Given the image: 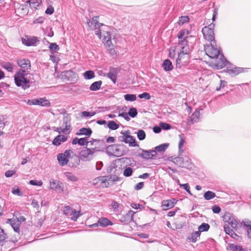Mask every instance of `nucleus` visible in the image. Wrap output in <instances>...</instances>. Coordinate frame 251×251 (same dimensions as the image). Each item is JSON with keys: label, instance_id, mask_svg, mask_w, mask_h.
Wrapping results in <instances>:
<instances>
[{"label": "nucleus", "instance_id": "1", "mask_svg": "<svg viewBox=\"0 0 251 251\" xmlns=\"http://www.w3.org/2000/svg\"><path fill=\"white\" fill-rule=\"evenodd\" d=\"M180 52L176 60L177 67L180 68L181 65H186L189 62V53L190 50L189 46L179 47Z\"/></svg>", "mask_w": 251, "mask_h": 251}, {"label": "nucleus", "instance_id": "4", "mask_svg": "<svg viewBox=\"0 0 251 251\" xmlns=\"http://www.w3.org/2000/svg\"><path fill=\"white\" fill-rule=\"evenodd\" d=\"M115 181L119 180V177L117 176H114L113 178L112 179V177L108 176H100L98 177L95 178L93 183L94 185H98L99 186H102L103 187H108L110 185L109 181L110 180Z\"/></svg>", "mask_w": 251, "mask_h": 251}, {"label": "nucleus", "instance_id": "35", "mask_svg": "<svg viewBox=\"0 0 251 251\" xmlns=\"http://www.w3.org/2000/svg\"><path fill=\"white\" fill-rule=\"evenodd\" d=\"M169 143H164L161 145H160L159 146H157L155 147V150L156 151L158 152H162L164 151L169 147Z\"/></svg>", "mask_w": 251, "mask_h": 251}, {"label": "nucleus", "instance_id": "14", "mask_svg": "<svg viewBox=\"0 0 251 251\" xmlns=\"http://www.w3.org/2000/svg\"><path fill=\"white\" fill-rule=\"evenodd\" d=\"M71 116L69 114L64 115L62 120L63 133L67 134L71 131Z\"/></svg>", "mask_w": 251, "mask_h": 251}, {"label": "nucleus", "instance_id": "23", "mask_svg": "<svg viewBox=\"0 0 251 251\" xmlns=\"http://www.w3.org/2000/svg\"><path fill=\"white\" fill-rule=\"evenodd\" d=\"M200 115V112L199 110H196L195 112L189 118L187 122V124L190 125L197 123L199 121Z\"/></svg>", "mask_w": 251, "mask_h": 251}, {"label": "nucleus", "instance_id": "9", "mask_svg": "<svg viewBox=\"0 0 251 251\" xmlns=\"http://www.w3.org/2000/svg\"><path fill=\"white\" fill-rule=\"evenodd\" d=\"M215 47H216V42L214 43V42H212L204 48L206 54L210 58L216 57L221 53L220 51Z\"/></svg>", "mask_w": 251, "mask_h": 251}, {"label": "nucleus", "instance_id": "61", "mask_svg": "<svg viewBox=\"0 0 251 251\" xmlns=\"http://www.w3.org/2000/svg\"><path fill=\"white\" fill-rule=\"evenodd\" d=\"M212 210L214 213H219L221 210V208L217 205H214L212 207Z\"/></svg>", "mask_w": 251, "mask_h": 251}, {"label": "nucleus", "instance_id": "8", "mask_svg": "<svg viewBox=\"0 0 251 251\" xmlns=\"http://www.w3.org/2000/svg\"><path fill=\"white\" fill-rule=\"evenodd\" d=\"M97 151L96 148L82 150L79 153V158L83 161H89L93 159L95 152Z\"/></svg>", "mask_w": 251, "mask_h": 251}, {"label": "nucleus", "instance_id": "64", "mask_svg": "<svg viewBox=\"0 0 251 251\" xmlns=\"http://www.w3.org/2000/svg\"><path fill=\"white\" fill-rule=\"evenodd\" d=\"M46 13L47 14L51 15L54 12V8L52 6H50L47 8L46 10Z\"/></svg>", "mask_w": 251, "mask_h": 251}, {"label": "nucleus", "instance_id": "52", "mask_svg": "<svg viewBox=\"0 0 251 251\" xmlns=\"http://www.w3.org/2000/svg\"><path fill=\"white\" fill-rule=\"evenodd\" d=\"M137 137L139 140H143L146 138L145 132L142 130L140 129L137 132Z\"/></svg>", "mask_w": 251, "mask_h": 251}, {"label": "nucleus", "instance_id": "33", "mask_svg": "<svg viewBox=\"0 0 251 251\" xmlns=\"http://www.w3.org/2000/svg\"><path fill=\"white\" fill-rule=\"evenodd\" d=\"M173 162L177 165L182 168L186 167L184 163V160L182 157H176L174 159Z\"/></svg>", "mask_w": 251, "mask_h": 251}, {"label": "nucleus", "instance_id": "27", "mask_svg": "<svg viewBox=\"0 0 251 251\" xmlns=\"http://www.w3.org/2000/svg\"><path fill=\"white\" fill-rule=\"evenodd\" d=\"M225 231L226 234L230 235L232 238L237 241H240L241 237L236 234L232 229H230L228 226L224 227Z\"/></svg>", "mask_w": 251, "mask_h": 251}, {"label": "nucleus", "instance_id": "36", "mask_svg": "<svg viewBox=\"0 0 251 251\" xmlns=\"http://www.w3.org/2000/svg\"><path fill=\"white\" fill-rule=\"evenodd\" d=\"M210 228V226L207 223H202L198 227V231L201 233L202 232L207 231Z\"/></svg>", "mask_w": 251, "mask_h": 251}, {"label": "nucleus", "instance_id": "46", "mask_svg": "<svg viewBox=\"0 0 251 251\" xmlns=\"http://www.w3.org/2000/svg\"><path fill=\"white\" fill-rule=\"evenodd\" d=\"M6 238V234L4 231L0 227V245L2 246L4 244Z\"/></svg>", "mask_w": 251, "mask_h": 251}, {"label": "nucleus", "instance_id": "47", "mask_svg": "<svg viewBox=\"0 0 251 251\" xmlns=\"http://www.w3.org/2000/svg\"><path fill=\"white\" fill-rule=\"evenodd\" d=\"M124 98L126 101H133L136 100V96L134 94H127L124 95Z\"/></svg>", "mask_w": 251, "mask_h": 251}, {"label": "nucleus", "instance_id": "45", "mask_svg": "<svg viewBox=\"0 0 251 251\" xmlns=\"http://www.w3.org/2000/svg\"><path fill=\"white\" fill-rule=\"evenodd\" d=\"M107 127L111 130H116L119 128V126L114 121H109L108 123Z\"/></svg>", "mask_w": 251, "mask_h": 251}, {"label": "nucleus", "instance_id": "11", "mask_svg": "<svg viewBox=\"0 0 251 251\" xmlns=\"http://www.w3.org/2000/svg\"><path fill=\"white\" fill-rule=\"evenodd\" d=\"M29 105H38L44 107H49L50 103L46 98H41L37 99L29 100L26 102Z\"/></svg>", "mask_w": 251, "mask_h": 251}, {"label": "nucleus", "instance_id": "34", "mask_svg": "<svg viewBox=\"0 0 251 251\" xmlns=\"http://www.w3.org/2000/svg\"><path fill=\"white\" fill-rule=\"evenodd\" d=\"M179 144H178V149H179L178 152H179V155L181 156L184 152V150L182 148L184 145L185 141H184V139L183 138L181 135H179Z\"/></svg>", "mask_w": 251, "mask_h": 251}, {"label": "nucleus", "instance_id": "26", "mask_svg": "<svg viewBox=\"0 0 251 251\" xmlns=\"http://www.w3.org/2000/svg\"><path fill=\"white\" fill-rule=\"evenodd\" d=\"M68 137L64 135H59L57 136L53 140L52 144L55 146H59L62 142H64L67 141Z\"/></svg>", "mask_w": 251, "mask_h": 251}, {"label": "nucleus", "instance_id": "25", "mask_svg": "<svg viewBox=\"0 0 251 251\" xmlns=\"http://www.w3.org/2000/svg\"><path fill=\"white\" fill-rule=\"evenodd\" d=\"M17 63L18 66L26 70L30 69V62L28 59H19L17 60Z\"/></svg>", "mask_w": 251, "mask_h": 251}, {"label": "nucleus", "instance_id": "42", "mask_svg": "<svg viewBox=\"0 0 251 251\" xmlns=\"http://www.w3.org/2000/svg\"><path fill=\"white\" fill-rule=\"evenodd\" d=\"M83 76L86 79H90L95 77V74L93 71H87L83 74Z\"/></svg>", "mask_w": 251, "mask_h": 251}, {"label": "nucleus", "instance_id": "48", "mask_svg": "<svg viewBox=\"0 0 251 251\" xmlns=\"http://www.w3.org/2000/svg\"><path fill=\"white\" fill-rule=\"evenodd\" d=\"M6 116L1 115L0 116V128L3 129L7 123Z\"/></svg>", "mask_w": 251, "mask_h": 251}, {"label": "nucleus", "instance_id": "32", "mask_svg": "<svg viewBox=\"0 0 251 251\" xmlns=\"http://www.w3.org/2000/svg\"><path fill=\"white\" fill-rule=\"evenodd\" d=\"M101 84L102 81L101 80L94 82L91 85L90 90L93 91L98 90L100 88Z\"/></svg>", "mask_w": 251, "mask_h": 251}, {"label": "nucleus", "instance_id": "24", "mask_svg": "<svg viewBox=\"0 0 251 251\" xmlns=\"http://www.w3.org/2000/svg\"><path fill=\"white\" fill-rule=\"evenodd\" d=\"M8 223L11 225L14 231L17 233H19L20 232L19 226L21 224L19 220L17 219H8Z\"/></svg>", "mask_w": 251, "mask_h": 251}, {"label": "nucleus", "instance_id": "43", "mask_svg": "<svg viewBox=\"0 0 251 251\" xmlns=\"http://www.w3.org/2000/svg\"><path fill=\"white\" fill-rule=\"evenodd\" d=\"M200 235L201 233L198 231H195L191 234L189 239L191 240L192 242L195 243L197 241L198 238L200 237Z\"/></svg>", "mask_w": 251, "mask_h": 251}, {"label": "nucleus", "instance_id": "16", "mask_svg": "<svg viewBox=\"0 0 251 251\" xmlns=\"http://www.w3.org/2000/svg\"><path fill=\"white\" fill-rule=\"evenodd\" d=\"M98 19V16H94L91 20L87 21V25L91 30H99L98 29L103 25L102 24L99 22Z\"/></svg>", "mask_w": 251, "mask_h": 251}, {"label": "nucleus", "instance_id": "53", "mask_svg": "<svg viewBox=\"0 0 251 251\" xmlns=\"http://www.w3.org/2000/svg\"><path fill=\"white\" fill-rule=\"evenodd\" d=\"M2 67L9 72H12L13 69V65L10 63H4Z\"/></svg>", "mask_w": 251, "mask_h": 251}, {"label": "nucleus", "instance_id": "15", "mask_svg": "<svg viewBox=\"0 0 251 251\" xmlns=\"http://www.w3.org/2000/svg\"><path fill=\"white\" fill-rule=\"evenodd\" d=\"M50 188L53 190L56 191L59 193H62L64 192V186L63 183L53 179L50 180Z\"/></svg>", "mask_w": 251, "mask_h": 251}, {"label": "nucleus", "instance_id": "44", "mask_svg": "<svg viewBox=\"0 0 251 251\" xmlns=\"http://www.w3.org/2000/svg\"><path fill=\"white\" fill-rule=\"evenodd\" d=\"M12 193L14 195L18 196H22L23 195V192L21 191V189L17 186L12 188Z\"/></svg>", "mask_w": 251, "mask_h": 251}, {"label": "nucleus", "instance_id": "31", "mask_svg": "<svg viewBox=\"0 0 251 251\" xmlns=\"http://www.w3.org/2000/svg\"><path fill=\"white\" fill-rule=\"evenodd\" d=\"M242 225L243 227L247 230L249 237L251 238V222L250 221H243Z\"/></svg>", "mask_w": 251, "mask_h": 251}, {"label": "nucleus", "instance_id": "56", "mask_svg": "<svg viewBox=\"0 0 251 251\" xmlns=\"http://www.w3.org/2000/svg\"><path fill=\"white\" fill-rule=\"evenodd\" d=\"M74 209L71 208L69 206H66L64 208V213L65 215L69 216Z\"/></svg>", "mask_w": 251, "mask_h": 251}, {"label": "nucleus", "instance_id": "6", "mask_svg": "<svg viewBox=\"0 0 251 251\" xmlns=\"http://www.w3.org/2000/svg\"><path fill=\"white\" fill-rule=\"evenodd\" d=\"M215 25L213 24H210L208 26H204L202 29V32L205 39L210 41L214 42L215 43L214 27Z\"/></svg>", "mask_w": 251, "mask_h": 251}, {"label": "nucleus", "instance_id": "58", "mask_svg": "<svg viewBox=\"0 0 251 251\" xmlns=\"http://www.w3.org/2000/svg\"><path fill=\"white\" fill-rule=\"evenodd\" d=\"M161 128L164 130H168L171 129V126L168 123H160L159 124Z\"/></svg>", "mask_w": 251, "mask_h": 251}, {"label": "nucleus", "instance_id": "22", "mask_svg": "<svg viewBox=\"0 0 251 251\" xmlns=\"http://www.w3.org/2000/svg\"><path fill=\"white\" fill-rule=\"evenodd\" d=\"M230 66L231 65L228 66V68L229 69L227 70V72L229 74L233 76L238 75L244 70V69L243 68L234 67Z\"/></svg>", "mask_w": 251, "mask_h": 251}, {"label": "nucleus", "instance_id": "49", "mask_svg": "<svg viewBox=\"0 0 251 251\" xmlns=\"http://www.w3.org/2000/svg\"><path fill=\"white\" fill-rule=\"evenodd\" d=\"M133 169L130 167H126L124 171L123 175L126 177L130 176L132 175Z\"/></svg>", "mask_w": 251, "mask_h": 251}, {"label": "nucleus", "instance_id": "7", "mask_svg": "<svg viewBox=\"0 0 251 251\" xmlns=\"http://www.w3.org/2000/svg\"><path fill=\"white\" fill-rule=\"evenodd\" d=\"M96 35L101 40L104 44L108 47H110L112 44L111 40V36L110 32L103 31L101 32L100 30H97L95 32Z\"/></svg>", "mask_w": 251, "mask_h": 251}, {"label": "nucleus", "instance_id": "51", "mask_svg": "<svg viewBox=\"0 0 251 251\" xmlns=\"http://www.w3.org/2000/svg\"><path fill=\"white\" fill-rule=\"evenodd\" d=\"M137 110L136 108L132 107L129 109L128 112V115L131 118L135 117L137 115Z\"/></svg>", "mask_w": 251, "mask_h": 251}, {"label": "nucleus", "instance_id": "40", "mask_svg": "<svg viewBox=\"0 0 251 251\" xmlns=\"http://www.w3.org/2000/svg\"><path fill=\"white\" fill-rule=\"evenodd\" d=\"M203 197L206 200H210L216 197V194L213 192L208 191L204 194Z\"/></svg>", "mask_w": 251, "mask_h": 251}, {"label": "nucleus", "instance_id": "10", "mask_svg": "<svg viewBox=\"0 0 251 251\" xmlns=\"http://www.w3.org/2000/svg\"><path fill=\"white\" fill-rule=\"evenodd\" d=\"M73 151L71 150H66L64 153H59L57 155V160L59 165L64 166L67 165L69 162V158Z\"/></svg>", "mask_w": 251, "mask_h": 251}, {"label": "nucleus", "instance_id": "41", "mask_svg": "<svg viewBox=\"0 0 251 251\" xmlns=\"http://www.w3.org/2000/svg\"><path fill=\"white\" fill-rule=\"evenodd\" d=\"M64 73L67 75L70 80H72L73 79L76 78L77 76L76 74L72 70L65 71Z\"/></svg>", "mask_w": 251, "mask_h": 251}, {"label": "nucleus", "instance_id": "5", "mask_svg": "<svg viewBox=\"0 0 251 251\" xmlns=\"http://www.w3.org/2000/svg\"><path fill=\"white\" fill-rule=\"evenodd\" d=\"M122 135L118 136V139L119 141L128 144L130 147H136L138 145L135 142V138L130 135L129 130L122 132Z\"/></svg>", "mask_w": 251, "mask_h": 251}, {"label": "nucleus", "instance_id": "60", "mask_svg": "<svg viewBox=\"0 0 251 251\" xmlns=\"http://www.w3.org/2000/svg\"><path fill=\"white\" fill-rule=\"evenodd\" d=\"M78 144L80 146H84L85 145H87V144L88 143V142L87 141V138H81L79 139V141Z\"/></svg>", "mask_w": 251, "mask_h": 251}, {"label": "nucleus", "instance_id": "28", "mask_svg": "<svg viewBox=\"0 0 251 251\" xmlns=\"http://www.w3.org/2000/svg\"><path fill=\"white\" fill-rule=\"evenodd\" d=\"M92 133V131L90 128H81L77 132L78 135H85L88 137H90Z\"/></svg>", "mask_w": 251, "mask_h": 251}, {"label": "nucleus", "instance_id": "17", "mask_svg": "<svg viewBox=\"0 0 251 251\" xmlns=\"http://www.w3.org/2000/svg\"><path fill=\"white\" fill-rule=\"evenodd\" d=\"M140 150L142 151V153H139V155L142 158L147 160L152 159L157 154L156 151L154 150L146 151L143 149H140Z\"/></svg>", "mask_w": 251, "mask_h": 251}, {"label": "nucleus", "instance_id": "57", "mask_svg": "<svg viewBox=\"0 0 251 251\" xmlns=\"http://www.w3.org/2000/svg\"><path fill=\"white\" fill-rule=\"evenodd\" d=\"M138 97L140 99H145L146 100H150L151 99V96L149 93L145 92L138 95Z\"/></svg>", "mask_w": 251, "mask_h": 251}, {"label": "nucleus", "instance_id": "13", "mask_svg": "<svg viewBox=\"0 0 251 251\" xmlns=\"http://www.w3.org/2000/svg\"><path fill=\"white\" fill-rule=\"evenodd\" d=\"M223 219L225 222L228 223L233 228L236 229L237 228L238 222L232 214L226 212L223 216Z\"/></svg>", "mask_w": 251, "mask_h": 251}, {"label": "nucleus", "instance_id": "39", "mask_svg": "<svg viewBox=\"0 0 251 251\" xmlns=\"http://www.w3.org/2000/svg\"><path fill=\"white\" fill-rule=\"evenodd\" d=\"M41 1L40 0H28L26 1L27 3H29L31 8H35L39 6Z\"/></svg>", "mask_w": 251, "mask_h": 251}, {"label": "nucleus", "instance_id": "38", "mask_svg": "<svg viewBox=\"0 0 251 251\" xmlns=\"http://www.w3.org/2000/svg\"><path fill=\"white\" fill-rule=\"evenodd\" d=\"M228 248L231 251H246L244 249H242L241 246H237L233 244H229Z\"/></svg>", "mask_w": 251, "mask_h": 251}, {"label": "nucleus", "instance_id": "54", "mask_svg": "<svg viewBox=\"0 0 251 251\" xmlns=\"http://www.w3.org/2000/svg\"><path fill=\"white\" fill-rule=\"evenodd\" d=\"M49 49L51 51L55 52L59 50V47L56 43H50L49 46Z\"/></svg>", "mask_w": 251, "mask_h": 251}, {"label": "nucleus", "instance_id": "63", "mask_svg": "<svg viewBox=\"0 0 251 251\" xmlns=\"http://www.w3.org/2000/svg\"><path fill=\"white\" fill-rule=\"evenodd\" d=\"M45 18L44 17H40L36 19L34 22V24H42Z\"/></svg>", "mask_w": 251, "mask_h": 251}, {"label": "nucleus", "instance_id": "30", "mask_svg": "<svg viewBox=\"0 0 251 251\" xmlns=\"http://www.w3.org/2000/svg\"><path fill=\"white\" fill-rule=\"evenodd\" d=\"M64 175L67 180L70 181L75 182L77 181L78 180V177L71 172H65Z\"/></svg>", "mask_w": 251, "mask_h": 251}, {"label": "nucleus", "instance_id": "18", "mask_svg": "<svg viewBox=\"0 0 251 251\" xmlns=\"http://www.w3.org/2000/svg\"><path fill=\"white\" fill-rule=\"evenodd\" d=\"M118 71L116 68L110 69L109 72L105 75V76L110 78L114 83L116 84L117 82Z\"/></svg>", "mask_w": 251, "mask_h": 251}, {"label": "nucleus", "instance_id": "50", "mask_svg": "<svg viewBox=\"0 0 251 251\" xmlns=\"http://www.w3.org/2000/svg\"><path fill=\"white\" fill-rule=\"evenodd\" d=\"M189 18L187 16H181L178 22L179 25H182L185 23L189 22Z\"/></svg>", "mask_w": 251, "mask_h": 251}, {"label": "nucleus", "instance_id": "59", "mask_svg": "<svg viewBox=\"0 0 251 251\" xmlns=\"http://www.w3.org/2000/svg\"><path fill=\"white\" fill-rule=\"evenodd\" d=\"M29 184L32 185H36L41 186L43 184V182L41 180H31L29 181Z\"/></svg>", "mask_w": 251, "mask_h": 251}, {"label": "nucleus", "instance_id": "20", "mask_svg": "<svg viewBox=\"0 0 251 251\" xmlns=\"http://www.w3.org/2000/svg\"><path fill=\"white\" fill-rule=\"evenodd\" d=\"M38 41V40L35 36L31 38H22L23 44L27 46H35Z\"/></svg>", "mask_w": 251, "mask_h": 251}, {"label": "nucleus", "instance_id": "2", "mask_svg": "<svg viewBox=\"0 0 251 251\" xmlns=\"http://www.w3.org/2000/svg\"><path fill=\"white\" fill-rule=\"evenodd\" d=\"M25 72L23 70H20L14 75V80L16 85L18 87L25 90L30 87L29 79L25 77Z\"/></svg>", "mask_w": 251, "mask_h": 251}, {"label": "nucleus", "instance_id": "29", "mask_svg": "<svg viewBox=\"0 0 251 251\" xmlns=\"http://www.w3.org/2000/svg\"><path fill=\"white\" fill-rule=\"evenodd\" d=\"M162 67L166 71H171L173 69V66L172 62L169 59H165L162 63Z\"/></svg>", "mask_w": 251, "mask_h": 251}, {"label": "nucleus", "instance_id": "21", "mask_svg": "<svg viewBox=\"0 0 251 251\" xmlns=\"http://www.w3.org/2000/svg\"><path fill=\"white\" fill-rule=\"evenodd\" d=\"M176 202V201L175 199L170 200H164L162 201V206L163 209L166 210L173 207Z\"/></svg>", "mask_w": 251, "mask_h": 251}, {"label": "nucleus", "instance_id": "3", "mask_svg": "<svg viewBox=\"0 0 251 251\" xmlns=\"http://www.w3.org/2000/svg\"><path fill=\"white\" fill-rule=\"evenodd\" d=\"M211 58L212 59L210 61L211 66L215 69H220L225 67L228 69V66L230 65V63L226 59L222 53H220L219 55Z\"/></svg>", "mask_w": 251, "mask_h": 251}, {"label": "nucleus", "instance_id": "12", "mask_svg": "<svg viewBox=\"0 0 251 251\" xmlns=\"http://www.w3.org/2000/svg\"><path fill=\"white\" fill-rule=\"evenodd\" d=\"M189 34L188 31L186 29L181 30L177 35L178 38V47L188 46L187 38Z\"/></svg>", "mask_w": 251, "mask_h": 251}, {"label": "nucleus", "instance_id": "19", "mask_svg": "<svg viewBox=\"0 0 251 251\" xmlns=\"http://www.w3.org/2000/svg\"><path fill=\"white\" fill-rule=\"evenodd\" d=\"M112 224L111 221H110L108 219L106 218H100L98 223H96L94 224H92L91 225H90L89 226L90 227H93L98 226V225H100V226L105 227L109 225H112Z\"/></svg>", "mask_w": 251, "mask_h": 251}, {"label": "nucleus", "instance_id": "37", "mask_svg": "<svg viewBox=\"0 0 251 251\" xmlns=\"http://www.w3.org/2000/svg\"><path fill=\"white\" fill-rule=\"evenodd\" d=\"M81 215V214H80V211H76L74 209L69 216H71V219L73 221H75Z\"/></svg>", "mask_w": 251, "mask_h": 251}, {"label": "nucleus", "instance_id": "55", "mask_svg": "<svg viewBox=\"0 0 251 251\" xmlns=\"http://www.w3.org/2000/svg\"><path fill=\"white\" fill-rule=\"evenodd\" d=\"M96 114V112H88V111H83L81 112V116L84 117H92L94 116Z\"/></svg>", "mask_w": 251, "mask_h": 251}, {"label": "nucleus", "instance_id": "62", "mask_svg": "<svg viewBox=\"0 0 251 251\" xmlns=\"http://www.w3.org/2000/svg\"><path fill=\"white\" fill-rule=\"evenodd\" d=\"M16 173L15 171L8 170L5 173V176L7 177H11L13 175Z\"/></svg>", "mask_w": 251, "mask_h": 251}]
</instances>
